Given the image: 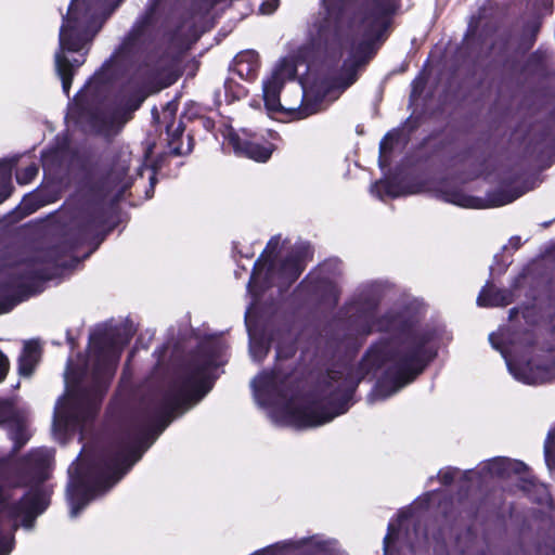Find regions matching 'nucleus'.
<instances>
[{"mask_svg": "<svg viewBox=\"0 0 555 555\" xmlns=\"http://www.w3.org/2000/svg\"><path fill=\"white\" fill-rule=\"evenodd\" d=\"M438 197L443 202L453 204L463 208L481 209L480 197L466 194L459 188H442L438 191Z\"/></svg>", "mask_w": 555, "mask_h": 555, "instance_id": "obj_25", "label": "nucleus"}, {"mask_svg": "<svg viewBox=\"0 0 555 555\" xmlns=\"http://www.w3.org/2000/svg\"><path fill=\"white\" fill-rule=\"evenodd\" d=\"M513 301V293L506 288H495L486 285L477 297L479 307H505Z\"/></svg>", "mask_w": 555, "mask_h": 555, "instance_id": "obj_24", "label": "nucleus"}, {"mask_svg": "<svg viewBox=\"0 0 555 555\" xmlns=\"http://www.w3.org/2000/svg\"><path fill=\"white\" fill-rule=\"evenodd\" d=\"M16 165V157L0 159V195L2 199H8L14 190L12 185V172Z\"/></svg>", "mask_w": 555, "mask_h": 555, "instance_id": "obj_30", "label": "nucleus"}, {"mask_svg": "<svg viewBox=\"0 0 555 555\" xmlns=\"http://www.w3.org/2000/svg\"><path fill=\"white\" fill-rule=\"evenodd\" d=\"M23 209L27 215L35 212L39 207L40 204L38 202V198L33 195H27L23 198Z\"/></svg>", "mask_w": 555, "mask_h": 555, "instance_id": "obj_38", "label": "nucleus"}, {"mask_svg": "<svg viewBox=\"0 0 555 555\" xmlns=\"http://www.w3.org/2000/svg\"><path fill=\"white\" fill-rule=\"evenodd\" d=\"M548 443H552L553 446H555V429L551 430L547 435V439H546V443H545L546 452L548 451V447H547Z\"/></svg>", "mask_w": 555, "mask_h": 555, "instance_id": "obj_47", "label": "nucleus"}, {"mask_svg": "<svg viewBox=\"0 0 555 555\" xmlns=\"http://www.w3.org/2000/svg\"><path fill=\"white\" fill-rule=\"evenodd\" d=\"M18 500L13 501L12 483H0V525L4 520L15 521L23 517V526L30 527L50 504V495L41 486L33 485Z\"/></svg>", "mask_w": 555, "mask_h": 555, "instance_id": "obj_9", "label": "nucleus"}, {"mask_svg": "<svg viewBox=\"0 0 555 555\" xmlns=\"http://www.w3.org/2000/svg\"><path fill=\"white\" fill-rule=\"evenodd\" d=\"M259 67V54L254 50L242 51L233 60V70L247 81L256 79Z\"/></svg>", "mask_w": 555, "mask_h": 555, "instance_id": "obj_21", "label": "nucleus"}, {"mask_svg": "<svg viewBox=\"0 0 555 555\" xmlns=\"http://www.w3.org/2000/svg\"><path fill=\"white\" fill-rule=\"evenodd\" d=\"M347 325L360 336L376 332L378 301L373 297H359L346 305Z\"/></svg>", "mask_w": 555, "mask_h": 555, "instance_id": "obj_13", "label": "nucleus"}, {"mask_svg": "<svg viewBox=\"0 0 555 555\" xmlns=\"http://www.w3.org/2000/svg\"><path fill=\"white\" fill-rule=\"evenodd\" d=\"M402 7V0H361L354 15L361 39L352 44L349 57L366 66L390 36Z\"/></svg>", "mask_w": 555, "mask_h": 555, "instance_id": "obj_7", "label": "nucleus"}, {"mask_svg": "<svg viewBox=\"0 0 555 555\" xmlns=\"http://www.w3.org/2000/svg\"><path fill=\"white\" fill-rule=\"evenodd\" d=\"M279 0H275V3L263 2L260 7L261 11L267 14H271L278 8Z\"/></svg>", "mask_w": 555, "mask_h": 555, "instance_id": "obj_43", "label": "nucleus"}, {"mask_svg": "<svg viewBox=\"0 0 555 555\" xmlns=\"http://www.w3.org/2000/svg\"><path fill=\"white\" fill-rule=\"evenodd\" d=\"M103 391L99 385L80 388L75 395L74 410L82 421L93 420L101 405Z\"/></svg>", "mask_w": 555, "mask_h": 555, "instance_id": "obj_17", "label": "nucleus"}, {"mask_svg": "<svg viewBox=\"0 0 555 555\" xmlns=\"http://www.w3.org/2000/svg\"><path fill=\"white\" fill-rule=\"evenodd\" d=\"M525 193L520 188L513 189H496L487 193V197L483 199L480 197L482 205L481 209L501 207L513 203Z\"/></svg>", "mask_w": 555, "mask_h": 555, "instance_id": "obj_27", "label": "nucleus"}, {"mask_svg": "<svg viewBox=\"0 0 555 555\" xmlns=\"http://www.w3.org/2000/svg\"><path fill=\"white\" fill-rule=\"evenodd\" d=\"M507 478L518 476L520 490L529 492L535 486V477L522 461L507 459Z\"/></svg>", "mask_w": 555, "mask_h": 555, "instance_id": "obj_28", "label": "nucleus"}, {"mask_svg": "<svg viewBox=\"0 0 555 555\" xmlns=\"http://www.w3.org/2000/svg\"><path fill=\"white\" fill-rule=\"evenodd\" d=\"M50 456L42 450H30L18 459H13V467L8 480L13 487L41 486L49 479Z\"/></svg>", "mask_w": 555, "mask_h": 555, "instance_id": "obj_11", "label": "nucleus"}, {"mask_svg": "<svg viewBox=\"0 0 555 555\" xmlns=\"http://www.w3.org/2000/svg\"><path fill=\"white\" fill-rule=\"evenodd\" d=\"M216 356L215 346L205 341L199 343L171 382L192 406L214 387L215 380L210 376V370L214 367Z\"/></svg>", "mask_w": 555, "mask_h": 555, "instance_id": "obj_8", "label": "nucleus"}, {"mask_svg": "<svg viewBox=\"0 0 555 555\" xmlns=\"http://www.w3.org/2000/svg\"><path fill=\"white\" fill-rule=\"evenodd\" d=\"M541 65H542V56L539 54L538 51L532 52L526 61V67H539Z\"/></svg>", "mask_w": 555, "mask_h": 555, "instance_id": "obj_40", "label": "nucleus"}, {"mask_svg": "<svg viewBox=\"0 0 555 555\" xmlns=\"http://www.w3.org/2000/svg\"><path fill=\"white\" fill-rule=\"evenodd\" d=\"M398 138V135L392 134L391 132H387L379 143V158L384 155L391 153L393 149V141Z\"/></svg>", "mask_w": 555, "mask_h": 555, "instance_id": "obj_36", "label": "nucleus"}, {"mask_svg": "<svg viewBox=\"0 0 555 555\" xmlns=\"http://www.w3.org/2000/svg\"><path fill=\"white\" fill-rule=\"evenodd\" d=\"M457 473L456 468L448 467L446 469H441L438 474V479L442 486H451L455 479V475Z\"/></svg>", "mask_w": 555, "mask_h": 555, "instance_id": "obj_37", "label": "nucleus"}, {"mask_svg": "<svg viewBox=\"0 0 555 555\" xmlns=\"http://www.w3.org/2000/svg\"><path fill=\"white\" fill-rule=\"evenodd\" d=\"M396 532H397V528L392 524H389L388 525V533L384 538V544H385L386 547L388 546V544H389V542L391 540V534L396 533Z\"/></svg>", "mask_w": 555, "mask_h": 555, "instance_id": "obj_46", "label": "nucleus"}, {"mask_svg": "<svg viewBox=\"0 0 555 555\" xmlns=\"http://www.w3.org/2000/svg\"><path fill=\"white\" fill-rule=\"evenodd\" d=\"M41 357V346L36 340H27L24 344L17 359V372L21 376L29 377L36 370Z\"/></svg>", "mask_w": 555, "mask_h": 555, "instance_id": "obj_22", "label": "nucleus"}, {"mask_svg": "<svg viewBox=\"0 0 555 555\" xmlns=\"http://www.w3.org/2000/svg\"><path fill=\"white\" fill-rule=\"evenodd\" d=\"M364 67L348 56L343 62L339 74L333 78V87L345 91L359 79V72Z\"/></svg>", "mask_w": 555, "mask_h": 555, "instance_id": "obj_26", "label": "nucleus"}, {"mask_svg": "<svg viewBox=\"0 0 555 555\" xmlns=\"http://www.w3.org/2000/svg\"><path fill=\"white\" fill-rule=\"evenodd\" d=\"M39 168L35 163L29 164L24 168H20L15 172V178L18 184L25 185L30 183L38 175Z\"/></svg>", "mask_w": 555, "mask_h": 555, "instance_id": "obj_33", "label": "nucleus"}, {"mask_svg": "<svg viewBox=\"0 0 555 555\" xmlns=\"http://www.w3.org/2000/svg\"><path fill=\"white\" fill-rule=\"evenodd\" d=\"M10 371V360L0 349V384L3 383Z\"/></svg>", "mask_w": 555, "mask_h": 555, "instance_id": "obj_39", "label": "nucleus"}, {"mask_svg": "<svg viewBox=\"0 0 555 555\" xmlns=\"http://www.w3.org/2000/svg\"><path fill=\"white\" fill-rule=\"evenodd\" d=\"M199 119V122L202 125V127L207 131V132H212L214 129H215V126H216V122L215 120L211 118V117H208V116H199L198 117Z\"/></svg>", "mask_w": 555, "mask_h": 555, "instance_id": "obj_41", "label": "nucleus"}, {"mask_svg": "<svg viewBox=\"0 0 555 555\" xmlns=\"http://www.w3.org/2000/svg\"><path fill=\"white\" fill-rule=\"evenodd\" d=\"M192 405L171 383L157 406L141 409L107 439L86 462L69 470L66 496L73 517L95 495L115 486L141 460L175 413Z\"/></svg>", "mask_w": 555, "mask_h": 555, "instance_id": "obj_2", "label": "nucleus"}, {"mask_svg": "<svg viewBox=\"0 0 555 555\" xmlns=\"http://www.w3.org/2000/svg\"><path fill=\"white\" fill-rule=\"evenodd\" d=\"M225 140L236 156L257 163H267L276 149L274 143L264 139L242 138L233 129L228 132Z\"/></svg>", "mask_w": 555, "mask_h": 555, "instance_id": "obj_14", "label": "nucleus"}, {"mask_svg": "<svg viewBox=\"0 0 555 555\" xmlns=\"http://www.w3.org/2000/svg\"><path fill=\"white\" fill-rule=\"evenodd\" d=\"M5 199H2V196L0 195V204H2Z\"/></svg>", "mask_w": 555, "mask_h": 555, "instance_id": "obj_53", "label": "nucleus"}, {"mask_svg": "<svg viewBox=\"0 0 555 555\" xmlns=\"http://www.w3.org/2000/svg\"><path fill=\"white\" fill-rule=\"evenodd\" d=\"M274 547H275V545H270L264 548L256 551L251 555H274L275 554Z\"/></svg>", "mask_w": 555, "mask_h": 555, "instance_id": "obj_45", "label": "nucleus"}, {"mask_svg": "<svg viewBox=\"0 0 555 555\" xmlns=\"http://www.w3.org/2000/svg\"><path fill=\"white\" fill-rule=\"evenodd\" d=\"M279 247H280V236H272L268 241L264 249L261 251V254L259 255V257L257 258V260L254 263L250 279L248 282L249 288H253L256 285L257 280L261 275L264 268H267V271H266V274H264V278L262 281L261 288L264 291L271 286V279H272V275H273L274 269H275V257H276V251H278Z\"/></svg>", "mask_w": 555, "mask_h": 555, "instance_id": "obj_16", "label": "nucleus"}, {"mask_svg": "<svg viewBox=\"0 0 555 555\" xmlns=\"http://www.w3.org/2000/svg\"><path fill=\"white\" fill-rule=\"evenodd\" d=\"M295 354V348L292 346L289 347L287 350H283L281 347L278 348L276 350V357L279 359L281 358H292L293 356Z\"/></svg>", "mask_w": 555, "mask_h": 555, "instance_id": "obj_42", "label": "nucleus"}, {"mask_svg": "<svg viewBox=\"0 0 555 555\" xmlns=\"http://www.w3.org/2000/svg\"><path fill=\"white\" fill-rule=\"evenodd\" d=\"M284 81L278 73L273 74L263 82L264 107L270 114L284 113L287 115V108H284L280 101Z\"/></svg>", "mask_w": 555, "mask_h": 555, "instance_id": "obj_20", "label": "nucleus"}, {"mask_svg": "<svg viewBox=\"0 0 555 555\" xmlns=\"http://www.w3.org/2000/svg\"><path fill=\"white\" fill-rule=\"evenodd\" d=\"M130 340L131 334L118 326L103 327L93 332L89 339L94 358L93 373L112 377L122 350Z\"/></svg>", "mask_w": 555, "mask_h": 555, "instance_id": "obj_10", "label": "nucleus"}, {"mask_svg": "<svg viewBox=\"0 0 555 555\" xmlns=\"http://www.w3.org/2000/svg\"><path fill=\"white\" fill-rule=\"evenodd\" d=\"M489 340L494 349L501 350V345L495 340V335L493 333L489 335Z\"/></svg>", "mask_w": 555, "mask_h": 555, "instance_id": "obj_48", "label": "nucleus"}, {"mask_svg": "<svg viewBox=\"0 0 555 555\" xmlns=\"http://www.w3.org/2000/svg\"><path fill=\"white\" fill-rule=\"evenodd\" d=\"M124 0H72L60 28V51L55 53V68L62 89L69 96L77 69L86 62L91 43L104 23Z\"/></svg>", "mask_w": 555, "mask_h": 555, "instance_id": "obj_4", "label": "nucleus"}, {"mask_svg": "<svg viewBox=\"0 0 555 555\" xmlns=\"http://www.w3.org/2000/svg\"><path fill=\"white\" fill-rule=\"evenodd\" d=\"M362 380L363 378L353 370L344 373L330 369L320 384L322 398L307 393L297 403L289 401L283 408L284 416L297 428H311L330 423L348 411Z\"/></svg>", "mask_w": 555, "mask_h": 555, "instance_id": "obj_5", "label": "nucleus"}, {"mask_svg": "<svg viewBox=\"0 0 555 555\" xmlns=\"http://www.w3.org/2000/svg\"><path fill=\"white\" fill-rule=\"evenodd\" d=\"M352 21L361 0H353ZM348 0H323L325 15L318 23L315 33L298 48L296 61L308 66H336L344 55L343 20Z\"/></svg>", "mask_w": 555, "mask_h": 555, "instance_id": "obj_6", "label": "nucleus"}, {"mask_svg": "<svg viewBox=\"0 0 555 555\" xmlns=\"http://www.w3.org/2000/svg\"><path fill=\"white\" fill-rule=\"evenodd\" d=\"M83 189L98 202L88 204L74 218L72 224L53 244L36 249L23 258V267L11 279L0 281V315L11 312L20 302L37 293L38 283L52 280L59 268H66L63 260L90 238L102 242L113 228L101 231L111 219V211L103 202L117 185L114 169L100 156L83 155L79 159Z\"/></svg>", "mask_w": 555, "mask_h": 555, "instance_id": "obj_1", "label": "nucleus"}, {"mask_svg": "<svg viewBox=\"0 0 555 555\" xmlns=\"http://www.w3.org/2000/svg\"><path fill=\"white\" fill-rule=\"evenodd\" d=\"M416 325L415 318L402 311L388 310L376 319V332L391 336L373 343L354 371L364 379L389 364L375 384L380 399L414 383L437 356V351L428 347L435 338L434 331L417 330Z\"/></svg>", "mask_w": 555, "mask_h": 555, "instance_id": "obj_3", "label": "nucleus"}, {"mask_svg": "<svg viewBox=\"0 0 555 555\" xmlns=\"http://www.w3.org/2000/svg\"><path fill=\"white\" fill-rule=\"evenodd\" d=\"M288 378V375H281L280 372L273 370L269 373H263L258 380V388L260 390L278 392L280 387L283 386Z\"/></svg>", "mask_w": 555, "mask_h": 555, "instance_id": "obj_31", "label": "nucleus"}, {"mask_svg": "<svg viewBox=\"0 0 555 555\" xmlns=\"http://www.w3.org/2000/svg\"><path fill=\"white\" fill-rule=\"evenodd\" d=\"M313 257V249L310 244L296 245L291 253L281 260L276 274L281 287H289L302 274L307 262Z\"/></svg>", "mask_w": 555, "mask_h": 555, "instance_id": "obj_15", "label": "nucleus"}, {"mask_svg": "<svg viewBox=\"0 0 555 555\" xmlns=\"http://www.w3.org/2000/svg\"><path fill=\"white\" fill-rule=\"evenodd\" d=\"M144 35V25H134L115 52L106 60L93 76L96 83L108 85L116 80L118 74L116 67L133 59L140 48V41Z\"/></svg>", "mask_w": 555, "mask_h": 555, "instance_id": "obj_12", "label": "nucleus"}, {"mask_svg": "<svg viewBox=\"0 0 555 555\" xmlns=\"http://www.w3.org/2000/svg\"><path fill=\"white\" fill-rule=\"evenodd\" d=\"M323 98L315 95L312 99L305 92L301 98V103L298 107L287 108V115L293 119H302L312 114H315L321 104Z\"/></svg>", "mask_w": 555, "mask_h": 555, "instance_id": "obj_29", "label": "nucleus"}, {"mask_svg": "<svg viewBox=\"0 0 555 555\" xmlns=\"http://www.w3.org/2000/svg\"><path fill=\"white\" fill-rule=\"evenodd\" d=\"M143 100H144V96H141L140 99H138V101L134 104V108H138L141 105V103L143 102Z\"/></svg>", "mask_w": 555, "mask_h": 555, "instance_id": "obj_51", "label": "nucleus"}, {"mask_svg": "<svg viewBox=\"0 0 555 555\" xmlns=\"http://www.w3.org/2000/svg\"><path fill=\"white\" fill-rule=\"evenodd\" d=\"M16 417L14 404L9 399H0V425L11 423Z\"/></svg>", "mask_w": 555, "mask_h": 555, "instance_id": "obj_34", "label": "nucleus"}, {"mask_svg": "<svg viewBox=\"0 0 555 555\" xmlns=\"http://www.w3.org/2000/svg\"><path fill=\"white\" fill-rule=\"evenodd\" d=\"M507 459L508 457H495L488 463L489 472L499 478H507Z\"/></svg>", "mask_w": 555, "mask_h": 555, "instance_id": "obj_35", "label": "nucleus"}, {"mask_svg": "<svg viewBox=\"0 0 555 555\" xmlns=\"http://www.w3.org/2000/svg\"><path fill=\"white\" fill-rule=\"evenodd\" d=\"M383 193L391 198H397L408 194L401 183L395 179H388L379 182Z\"/></svg>", "mask_w": 555, "mask_h": 555, "instance_id": "obj_32", "label": "nucleus"}, {"mask_svg": "<svg viewBox=\"0 0 555 555\" xmlns=\"http://www.w3.org/2000/svg\"><path fill=\"white\" fill-rule=\"evenodd\" d=\"M519 179L518 175H504L501 178V184L502 185H509L514 182H516Z\"/></svg>", "mask_w": 555, "mask_h": 555, "instance_id": "obj_44", "label": "nucleus"}, {"mask_svg": "<svg viewBox=\"0 0 555 555\" xmlns=\"http://www.w3.org/2000/svg\"><path fill=\"white\" fill-rule=\"evenodd\" d=\"M175 111L176 108H173L170 113L171 121L166 125V133L168 135V149L169 153L173 156H184L193 151L195 140L192 134H189L188 145L185 149H183L181 139L185 131V126L182 120L175 125Z\"/></svg>", "mask_w": 555, "mask_h": 555, "instance_id": "obj_19", "label": "nucleus"}, {"mask_svg": "<svg viewBox=\"0 0 555 555\" xmlns=\"http://www.w3.org/2000/svg\"><path fill=\"white\" fill-rule=\"evenodd\" d=\"M156 183H157V178H156V171L154 170L152 176L150 177V186H151L152 191L154 190V186Z\"/></svg>", "mask_w": 555, "mask_h": 555, "instance_id": "obj_49", "label": "nucleus"}, {"mask_svg": "<svg viewBox=\"0 0 555 555\" xmlns=\"http://www.w3.org/2000/svg\"><path fill=\"white\" fill-rule=\"evenodd\" d=\"M13 422L14 425L11 426L9 431V437L13 441V448L9 454L0 456V480L9 479L15 454L27 443L29 439L23 422L16 417Z\"/></svg>", "mask_w": 555, "mask_h": 555, "instance_id": "obj_18", "label": "nucleus"}, {"mask_svg": "<svg viewBox=\"0 0 555 555\" xmlns=\"http://www.w3.org/2000/svg\"><path fill=\"white\" fill-rule=\"evenodd\" d=\"M538 30H539V25H534L533 28H532L533 35H532V38L530 40V43H529L528 48H531L533 46V43L535 41V34L538 33Z\"/></svg>", "mask_w": 555, "mask_h": 555, "instance_id": "obj_50", "label": "nucleus"}, {"mask_svg": "<svg viewBox=\"0 0 555 555\" xmlns=\"http://www.w3.org/2000/svg\"><path fill=\"white\" fill-rule=\"evenodd\" d=\"M517 379L528 385L544 384L551 379V370L546 365H535L532 361L519 365L514 371Z\"/></svg>", "mask_w": 555, "mask_h": 555, "instance_id": "obj_23", "label": "nucleus"}, {"mask_svg": "<svg viewBox=\"0 0 555 555\" xmlns=\"http://www.w3.org/2000/svg\"><path fill=\"white\" fill-rule=\"evenodd\" d=\"M233 81L231 79L225 80L224 87L228 89Z\"/></svg>", "mask_w": 555, "mask_h": 555, "instance_id": "obj_52", "label": "nucleus"}]
</instances>
